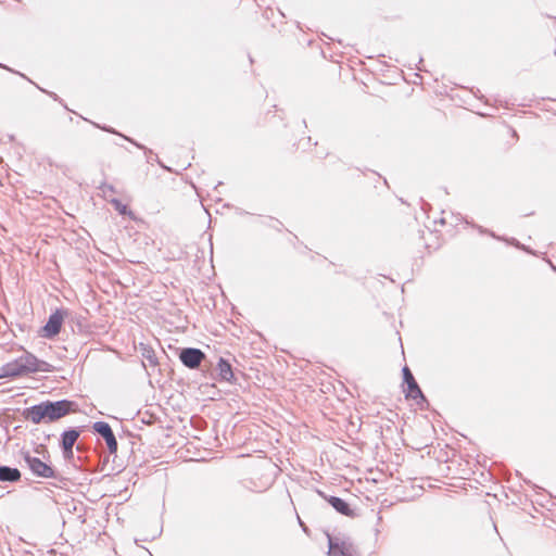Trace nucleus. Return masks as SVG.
<instances>
[{
	"label": "nucleus",
	"instance_id": "nucleus-1",
	"mask_svg": "<svg viewBox=\"0 0 556 556\" xmlns=\"http://www.w3.org/2000/svg\"><path fill=\"white\" fill-rule=\"evenodd\" d=\"M76 403L70 400L45 401L25 408L22 415L25 420L38 425L41 422H53L70 413L76 412Z\"/></svg>",
	"mask_w": 556,
	"mask_h": 556
},
{
	"label": "nucleus",
	"instance_id": "nucleus-2",
	"mask_svg": "<svg viewBox=\"0 0 556 556\" xmlns=\"http://www.w3.org/2000/svg\"><path fill=\"white\" fill-rule=\"evenodd\" d=\"M53 366L24 351L17 358L5 363L0 369V378H17L36 372H51Z\"/></svg>",
	"mask_w": 556,
	"mask_h": 556
},
{
	"label": "nucleus",
	"instance_id": "nucleus-3",
	"mask_svg": "<svg viewBox=\"0 0 556 556\" xmlns=\"http://www.w3.org/2000/svg\"><path fill=\"white\" fill-rule=\"evenodd\" d=\"M328 536V555L329 556H361L357 547L348 540Z\"/></svg>",
	"mask_w": 556,
	"mask_h": 556
},
{
	"label": "nucleus",
	"instance_id": "nucleus-4",
	"mask_svg": "<svg viewBox=\"0 0 556 556\" xmlns=\"http://www.w3.org/2000/svg\"><path fill=\"white\" fill-rule=\"evenodd\" d=\"M22 456L33 475L40 478H56L54 469L40 458L31 456L29 452H22Z\"/></svg>",
	"mask_w": 556,
	"mask_h": 556
},
{
	"label": "nucleus",
	"instance_id": "nucleus-5",
	"mask_svg": "<svg viewBox=\"0 0 556 556\" xmlns=\"http://www.w3.org/2000/svg\"><path fill=\"white\" fill-rule=\"evenodd\" d=\"M403 380L407 386L406 397L415 400L417 404L421 405L422 403H427V399L424 395L421 389L416 382L412 371L407 366L402 369Z\"/></svg>",
	"mask_w": 556,
	"mask_h": 556
},
{
	"label": "nucleus",
	"instance_id": "nucleus-6",
	"mask_svg": "<svg viewBox=\"0 0 556 556\" xmlns=\"http://www.w3.org/2000/svg\"><path fill=\"white\" fill-rule=\"evenodd\" d=\"M204 358V352L197 348H184L179 353L180 362L189 369H197Z\"/></svg>",
	"mask_w": 556,
	"mask_h": 556
},
{
	"label": "nucleus",
	"instance_id": "nucleus-7",
	"mask_svg": "<svg viewBox=\"0 0 556 556\" xmlns=\"http://www.w3.org/2000/svg\"><path fill=\"white\" fill-rule=\"evenodd\" d=\"M92 429L96 433L100 434L106 443L108 450L111 454L117 452V440L111 426L105 421H96L92 425Z\"/></svg>",
	"mask_w": 556,
	"mask_h": 556
},
{
	"label": "nucleus",
	"instance_id": "nucleus-8",
	"mask_svg": "<svg viewBox=\"0 0 556 556\" xmlns=\"http://www.w3.org/2000/svg\"><path fill=\"white\" fill-rule=\"evenodd\" d=\"M64 316L65 312L62 309H56L49 316V319L43 327L45 337L52 338L60 333Z\"/></svg>",
	"mask_w": 556,
	"mask_h": 556
},
{
	"label": "nucleus",
	"instance_id": "nucleus-9",
	"mask_svg": "<svg viewBox=\"0 0 556 556\" xmlns=\"http://www.w3.org/2000/svg\"><path fill=\"white\" fill-rule=\"evenodd\" d=\"M79 430L72 428L61 434V447L65 458L73 457V447L79 438Z\"/></svg>",
	"mask_w": 556,
	"mask_h": 556
},
{
	"label": "nucleus",
	"instance_id": "nucleus-10",
	"mask_svg": "<svg viewBox=\"0 0 556 556\" xmlns=\"http://www.w3.org/2000/svg\"><path fill=\"white\" fill-rule=\"evenodd\" d=\"M318 495L326 500L331 507L338 511L339 514L348 517H352L354 515L352 508L349 503L341 497L338 496H327L324 492L317 491Z\"/></svg>",
	"mask_w": 556,
	"mask_h": 556
},
{
	"label": "nucleus",
	"instance_id": "nucleus-11",
	"mask_svg": "<svg viewBox=\"0 0 556 556\" xmlns=\"http://www.w3.org/2000/svg\"><path fill=\"white\" fill-rule=\"evenodd\" d=\"M217 370H218V377L220 380L227 381V382L232 381L235 376H233L231 364L224 357H220L218 359Z\"/></svg>",
	"mask_w": 556,
	"mask_h": 556
},
{
	"label": "nucleus",
	"instance_id": "nucleus-12",
	"mask_svg": "<svg viewBox=\"0 0 556 556\" xmlns=\"http://www.w3.org/2000/svg\"><path fill=\"white\" fill-rule=\"evenodd\" d=\"M21 479V471L17 468L0 465V481L16 482Z\"/></svg>",
	"mask_w": 556,
	"mask_h": 556
},
{
	"label": "nucleus",
	"instance_id": "nucleus-13",
	"mask_svg": "<svg viewBox=\"0 0 556 556\" xmlns=\"http://www.w3.org/2000/svg\"><path fill=\"white\" fill-rule=\"evenodd\" d=\"M93 125H94L96 127H98V128H100V129H102V130L106 131V132L115 134V135H118V136L123 137L125 140L129 141L130 143H132V144H134V146H136L137 148H139V149L143 150L146 154H148V153H152V151H151L150 149L146 148L144 146H142L141 143H139V142H137V141H135L134 139H131V138H129V137H127V136H125V135H122V134L117 132V131H116L114 128H112V127H109V126H100V125H98V124H96V123H93Z\"/></svg>",
	"mask_w": 556,
	"mask_h": 556
},
{
	"label": "nucleus",
	"instance_id": "nucleus-14",
	"mask_svg": "<svg viewBox=\"0 0 556 556\" xmlns=\"http://www.w3.org/2000/svg\"><path fill=\"white\" fill-rule=\"evenodd\" d=\"M140 351H141L142 358L144 361H147L151 366L157 365V358H156V355H155L153 349L141 343Z\"/></svg>",
	"mask_w": 556,
	"mask_h": 556
},
{
	"label": "nucleus",
	"instance_id": "nucleus-15",
	"mask_svg": "<svg viewBox=\"0 0 556 556\" xmlns=\"http://www.w3.org/2000/svg\"><path fill=\"white\" fill-rule=\"evenodd\" d=\"M111 202L119 214L125 215L129 212L127 205L123 204L119 200L113 199Z\"/></svg>",
	"mask_w": 556,
	"mask_h": 556
},
{
	"label": "nucleus",
	"instance_id": "nucleus-16",
	"mask_svg": "<svg viewBox=\"0 0 556 556\" xmlns=\"http://www.w3.org/2000/svg\"><path fill=\"white\" fill-rule=\"evenodd\" d=\"M501 240H504V241H506L507 243L513 244V245H515L516 248L521 249V250H523V251H526V252H528V253H532V252H531V250H530L529 248H527L526 245L521 244V243H520L517 239H515V238H510V239H504V238H502Z\"/></svg>",
	"mask_w": 556,
	"mask_h": 556
},
{
	"label": "nucleus",
	"instance_id": "nucleus-17",
	"mask_svg": "<svg viewBox=\"0 0 556 556\" xmlns=\"http://www.w3.org/2000/svg\"><path fill=\"white\" fill-rule=\"evenodd\" d=\"M475 227L479 230V232H480V233H488V235H490L492 238H495V239H502V237L496 236L493 231H490V230H488V229H484V228H483V227H481V226H475Z\"/></svg>",
	"mask_w": 556,
	"mask_h": 556
},
{
	"label": "nucleus",
	"instance_id": "nucleus-18",
	"mask_svg": "<svg viewBox=\"0 0 556 556\" xmlns=\"http://www.w3.org/2000/svg\"><path fill=\"white\" fill-rule=\"evenodd\" d=\"M299 522L300 525L303 527V530L306 531V527L303 525V522L301 521V519H299Z\"/></svg>",
	"mask_w": 556,
	"mask_h": 556
},
{
	"label": "nucleus",
	"instance_id": "nucleus-19",
	"mask_svg": "<svg viewBox=\"0 0 556 556\" xmlns=\"http://www.w3.org/2000/svg\"><path fill=\"white\" fill-rule=\"evenodd\" d=\"M0 67H3V68H5V70H8V71H12L11 68H9V67H7V66H4V65H2V64H0Z\"/></svg>",
	"mask_w": 556,
	"mask_h": 556
},
{
	"label": "nucleus",
	"instance_id": "nucleus-20",
	"mask_svg": "<svg viewBox=\"0 0 556 556\" xmlns=\"http://www.w3.org/2000/svg\"><path fill=\"white\" fill-rule=\"evenodd\" d=\"M105 188H108L109 190L113 191V187L112 186H105Z\"/></svg>",
	"mask_w": 556,
	"mask_h": 556
},
{
	"label": "nucleus",
	"instance_id": "nucleus-21",
	"mask_svg": "<svg viewBox=\"0 0 556 556\" xmlns=\"http://www.w3.org/2000/svg\"><path fill=\"white\" fill-rule=\"evenodd\" d=\"M552 268L556 271V267L552 265Z\"/></svg>",
	"mask_w": 556,
	"mask_h": 556
}]
</instances>
